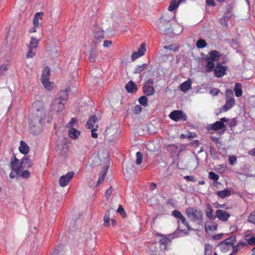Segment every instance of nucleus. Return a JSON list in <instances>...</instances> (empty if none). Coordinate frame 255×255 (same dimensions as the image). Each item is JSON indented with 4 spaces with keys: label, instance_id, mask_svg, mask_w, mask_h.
<instances>
[{
    "label": "nucleus",
    "instance_id": "obj_2",
    "mask_svg": "<svg viewBox=\"0 0 255 255\" xmlns=\"http://www.w3.org/2000/svg\"><path fill=\"white\" fill-rule=\"evenodd\" d=\"M68 92L67 90L59 92L58 97L54 99L50 106V109L56 113L62 111L65 109V104L67 102Z\"/></svg>",
    "mask_w": 255,
    "mask_h": 255
},
{
    "label": "nucleus",
    "instance_id": "obj_48",
    "mask_svg": "<svg viewBox=\"0 0 255 255\" xmlns=\"http://www.w3.org/2000/svg\"><path fill=\"white\" fill-rule=\"evenodd\" d=\"M183 178L188 182H196L197 181L196 178L193 176L186 175L183 177Z\"/></svg>",
    "mask_w": 255,
    "mask_h": 255
},
{
    "label": "nucleus",
    "instance_id": "obj_29",
    "mask_svg": "<svg viewBox=\"0 0 255 255\" xmlns=\"http://www.w3.org/2000/svg\"><path fill=\"white\" fill-rule=\"evenodd\" d=\"M220 53L218 51L214 50L209 53V56L207 57V58L214 61L218 60L220 58Z\"/></svg>",
    "mask_w": 255,
    "mask_h": 255
},
{
    "label": "nucleus",
    "instance_id": "obj_49",
    "mask_svg": "<svg viewBox=\"0 0 255 255\" xmlns=\"http://www.w3.org/2000/svg\"><path fill=\"white\" fill-rule=\"evenodd\" d=\"M220 92V90L217 88H212L210 90V94L213 96H216L218 95Z\"/></svg>",
    "mask_w": 255,
    "mask_h": 255
},
{
    "label": "nucleus",
    "instance_id": "obj_43",
    "mask_svg": "<svg viewBox=\"0 0 255 255\" xmlns=\"http://www.w3.org/2000/svg\"><path fill=\"white\" fill-rule=\"evenodd\" d=\"M142 161V155L140 152L138 151L136 153V161L137 165H140Z\"/></svg>",
    "mask_w": 255,
    "mask_h": 255
},
{
    "label": "nucleus",
    "instance_id": "obj_32",
    "mask_svg": "<svg viewBox=\"0 0 255 255\" xmlns=\"http://www.w3.org/2000/svg\"><path fill=\"white\" fill-rule=\"evenodd\" d=\"M245 240L248 244L251 246L255 245V237L252 234H248L245 236Z\"/></svg>",
    "mask_w": 255,
    "mask_h": 255
},
{
    "label": "nucleus",
    "instance_id": "obj_55",
    "mask_svg": "<svg viewBox=\"0 0 255 255\" xmlns=\"http://www.w3.org/2000/svg\"><path fill=\"white\" fill-rule=\"evenodd\" d=\"M98 126H96V128L92 129L91 130V136L93 138H97L98 137V134L96 132Z\"/></svg>",
    "mask_w": 255,
    "mask_h": 255
},
{
    "label": "nucleus",
    "instance_id": "obj_12",
    "mask_svg": "<svg viewBox=\"0 0 255 255\" xmlns=\"http://www.w3.org/2000/svg\"><path fill=\"white\" fill-rule=\"evenodd\" d=\"M216 217H217L220 220L226 222L230 217V214H229L227 212L223 210H217L216 211Z\"/></svg>",
    "mask_w": 255,
    "mask_h": 255
},
{
    "label": "nucleus",
    "instance_id": "obj_62",
    "mask_svg": "<svg viewBox=\"0 0 255 255\" xmlns=\"http://www.w3.org/2000/svg\"><path fill=\"white\" fill-rule=\"evenodd\" d=\"M211 140L213 142H215L216 143L220 142L219 138L215 136L211 137Z\"/></svg>",
    "mask_w": 255,
    "mask_h": 255
},
{
    "label": "nucleus",
    "instance_id": "obj_33",
    "mask_svg": "<svg viewBox=\"0 0 255 255\" xmlns=\"http://www.w3.org/2000/svg\"><path fill=\"white\" fill-rule=\"evenodd\" d=\"M110 210H108L105 213L104 217V225L105 227H108L110 226Z\"/></svg>",
    "mask_w": 255,
    "mask_h": 255
},
{
    "label": "nucleus",
    "instance_id": "obj_31",
    "mask_svg": "<svg viewBox=\"0 0 255 255\" xmlns=\"http://www.w3.org/2000/svg\"><path fill=\"white\" fill-rule=\"evenodd\" d=\"M180 2H181L179 0L178 1L177 0H171L168 8V10L170 11H174L178 7Z\"/></svg>",
    "mask_w": 255,
    "mask_h": 255
},
{
    "label": "nucleus",
    "instance_id": "obj_9",
    "mask_svg": "<svg viewBox=\"0 0 255 255\" xmlns=\"http://www.w3.org/2000/svg\"><path fill=\"white\" fill-rule=\"evenodd\" d=\"M235 105V100L233 97H226V103L220 108V112H226L232 108Z\"/></svg>",
    "mask_w": 255,
    "mask_h": 255
},
{
    "label": "nucleus",
    "instance_id": "obj_59",
    "mask_svg": "<svg viewBox=\"0 0 255 255\" xmlns=\"http://www.w3.org/2000/svg\"><path fill=\"white\" fill-rule=\"evenodd\" d=\"M112 187H111L110 188H109L108 189H107L106 190V193H105V195L107 198H109L110 197L111 194H112Z\"/></svg>",
    "mask_w": 255,
    "mask_h": 255
},
{
    "label": "nucleus",
    "instance_id": "obj_46",
    "mask_svg": "<svg viewBox=\"0 0 255 255\" xmlns=\"http://www.w3.org/2000/svg\"><path fill=\"white\" fill-rule=\"evenodd\" d=\"M118 212L121 214L123 218H125L127 216V214L124 208L121 205L119 206L118 209Z\"/></svg>",
    "mask_w": 255,
    "mask_h": 255
},
{
    "label": "nucleus",
    "instance_id": "obj_63",
    "mask_svg": "<svg viewBox=\"0 0 255 255\" xmlns=\"http://www.w3.org/2000/svg\"><path fill=\"white\" fill-rule=\"evenodd\" d=\"M233 91L231 89H228L226 90V97H229L228 95H233Z\"/></svg>",
    "mask_w": 255,
    "mask_h": 255
},
{
    "label": "nucleus",
    "instance_id": "obj_15",
    "mask_svg": "<svg viewBox=\"0 0 255 255\" xmlns=\"http://www.w3.org/2000/svg\"><path fill=\"white\" fill-rule=\"evenodd\" d=\"M32 161L29 158V156H24L21 160L20 166L22 169L29 168L33 165Z\"/></svg>",
    "mask_w": 255,
    "mask_h": 255
},
{
    "label": "nucleus",
    "instance_id": "obj_45",
    "mask_svg": "<svg viewBox=\"0 0 255 255\" xmlns=\"http://www.w3.org/2000/svg\"><path fill=\"white\" fill-rule=\"evenodd\" d=\"M145 51V44L144 43H142L140 45V47L138 48L137 52L139 54V55L141 56L144 55Z\"/></svg>",
    "mask_w": 255,
    "mask_h": 255
},
{
    "label": "nucleus",
    "instance_id": "obj_24",
    "mask_svg": "<svg viewBox=\"0 0 255 255\" xmlns=\"http://www.w3.org/2000/svg\"><path fill=\"white\" fill-rule=\"evenodd\" d=\"M14 160L11 162V169L19 171V170L22 169L20 166V163H19V160L15 157H14Z\"/></svg>",
    "mask_w": 255,
    "mask_h": 255
},
{
    "label": "nucleus",
    "instance_id": "obj_53",
    "mask_svg": "<svg viewBox=\"0 0 255 255\" xmlns=\"http://www.w3.org/2000/svg\"><path fill=\"white\" fill-rule=\"evenodd\" d=\"M142 110V108L140 105H135L134 109V113L135 114H139Z\"/></svg>",
    "mask_w": 255,
    "mask_h": 255
},
{
    "label": "nucleus",
    "instance_id": "obj_36",
    "mask_svg": "<svg viewBox=\"0 0 255 255\" xmlns=\"http://www.w3.org/2000/svg\"><path fill=\"white\" fill-rule=\"evenodd\" d=\"M213 211L211 206H210V205L208 204L207 206V208L206 210V214L207 217L208 218H209L210 219H213Z\"/></svg>",
    "mask_w": 255,
    "mask_h": 255
},
{
    "label": "nucleus",
    "instance_id": "obj_37",
    "mask_svg": "<svg viewBox=\"0 0 255 255\" xmlns=\"http://www.w3.org/2000/svg\"><path fill=\"white\" fill-rule=\"evenodd\" d=\"M36 50L28 48V50L26 54V58H33L36 54Z\"/></svg>",
    "mask_w": 255,
    "mask_h": 255
},
{
    "label": "nucleus",
    "instance_id": "obj_7",
    "mask_svg": "<svg viewBox=\"0 0 255 255\" xmlns=\"http://www.w3.org/2000/svg\"><path fill=\"white\" fill-rule=\"evenodd\" d=\"M172 215L175 218L179 219L182 224L186 228L188 231H191L192 230V228L189 226V223L187 222L185 217L181 214V213L177 210H174L172 212Z\"/></svg>",
    "mask_w": 255,
    "mask_h": 255
},
{
    "label": "nucleus",
    "instance_id": "obj_41",
    "mask_svg": "<svg viewBox=\"0 0 255 255\" xmlns=\"http://www.w3.org/2000/svg\"><path fill=\"white\" fill-rule=\"evenodd\" d=\"M217 229V224L215 223L212 222L210 225L206 226V230L210 231H215Z\"/></svg>",
    "mask_w": 255,
    "mask_h": 255
},
{
    "label": "nucleus",
    "instance_id": "obj_28",
    "mask_svg": "<svg viewBox=\"0 0 255 255\" xmlns=\"http://www.w3.org/2000/svg\"><path fill=\"white\" fill-rule=\"evenodd\" d=\"M209 178L215 181L214 183H213V185L214 186L216 187L217 184H220V182H217V180L219 178V176L218 174H216L214 172L211 171L209 172Z\"/></svg>",
    "mask_w": 255,
    "mask_h": 255
},
{
    "label": "nucleus",
    "instance_id": "obj_50",
    "mask_svg": "<svg viewBox=\"0 0 255 255\" xmlns=\"http://www.w3.org/2000/svg\"><path fill=\"white\" fill-rule=\"evenodd\" d=\"M97 57V54L96 52L92 51L89 55V60L91 62H93L95 61L96 58Z\"/></svg>",
    "mask_w": 255,
    "mask_h": 255
},
{
    "label": "nucleus",
    "instance_id": "obj_1",
    "mask_svg": "<svg viewBox=\"0 0 255 255\" xmlns=\"http://www.w3.org/2000/svg\"><path fill=\"white\" fill-rule=\"evenodd\" d=\"M46 119V113L43 109H37L29 117V132L33 135L39 134L43 129V125Z\"/></svg>",
    "mask_w": 255,
    "mask_h": 255
},
{
    "label": "nucleus",
    "instance_id": "obj_57",
    "mask_svg": "<svg viewBox=\"0 0 255 255\" xmlns=\"http://www.w3.org/2000/svg\"><path fill=\"white\" fill-rule=\"evenodd\" d=\"M137 52H133L131 55V60L132 61H134L136 59L141 56Z\"/></svg>",
    "mask_w": 255,
    "mask_h": 255
},
{
    "label": "nucleus",
    "instance_id": "obj_21",
    "mask_svg": "<svg viewBox=\"0 0 255 255\" xmlns=\"http://www.w3.org/2000/svg\"><path fill=\"white\" fill-rule=\"evenodd\" d=\"M80 134V132L75 128H69L68 130L69 136L72 139H77Z\"/></svg>",
    "mask_w": 255,
    "mask_h": 255
},
{
    "label": "nucleus",
    "instance_id": "obj_5",
    "mask_svg": "<svg viewBox=\"0 0 255 255\" xmlns=\"http://www.w3.org/2000/svg\"><path fill=\"white\" fill-rule=\"evenodd\" d=\"M228 121L229 119L226 117L221 118L219 121L216 122L215 123L210 125L207 129L209 130L210 129L216 131L219 129H223L225 130L226 129V126L224 124V123L227 122Z\"/></svg>",
    "mask_w": 255,
    "mask_h": 255
},
{
    "label": "nucleus",
    "instance_id": "obj_4",
    "mask_svg": "<svg viewBox=\"0 0 255 255\" xmlns=\"http://www.w3.org/2000/svg\"><path fill=\"white\" fill-rule=\"evenodd\" d=\"M185 213L187 217L193 222L199 223L203 220V214L200 210L188 207L186 209Z\"/></svg>",
    "mask_w": 255,
    "mask_h": 255
},
{
    "label": "nucleus",
    "instance_id": "obj_51",
    "mask_svg": "<svg viewBox=\"0 0 255 255\" xmlns=\"http://www.w3.org/2000/svg\"><path fill=\"white\" fill-rule=\"evenodd\" d=\"M237 161L236 156L235 155L230 156L229 158V162L231 165H234Z\"/></svg>",
    "mask_w": 255,
    "mask_h": 255
},
{
    "label": "nucleus",
    "instance_id": "obj_14",
    "mask_svg": "<svg viewBox=\"0 0 255 255\" xmlns=\"http://www.w3.org/2000/svg\"><path fill=\"white\" fill-rule=\"evenodd\" d=\"M142 91L144 94L146 96L153 95L155 93V90L153 86L143 84Z\"/></svg>",
    "mask_w": 255,
    "mask_h": 255
},
{
    "label": "nucleus",
    "instance_id": "obj_3",
    "mask_svg": "<svg viewBox=\"0 0 255 255\" xmlns=\"http://www.w3.org/2000/svg\"><path fill=\"white\" fill-rule=\"evenodd\" d=\"M173 18L172 14L166 12L156 21L157 27L161 33L165 34L169 33L171 28L170 21Z\"/></svg>",
    "mask_w": 255,
    "mask_h": 255
},
{
    "label": "nucleus",
    "instance_id": "obj_35",
    "mask_svg": "<svg viewBox=\"0 0 255 255\" xmlns=\"http://www.w3.org/2000/svg\"><path fill=\"white\" fill-rule=\"evenodd\" d=\"M196 45L198 48H203L207 46L206 41L202 39H199L196 42Z\"/></svg>",
    "mask_w": 255,
    "mask_h": 255
},
{
    "label": "nucleus",
    "instance_id": "obj_17",
    "mask_svg": "<svg viewBox=\"0 0 255 255\" xmlns=\"http://www.w3.org/2000/svg\"><path fill=\"white\" fill-rule=\"evenodd\" d=\"M97 121V118L96 116H91L86 124V128L88 129L94 128V125Z\"/></svg>",
    "mask_w": 255,
    "mask_h": 255
},
{
    "label": "nucleus",
    "instance_id": "obj_22",
    "mask_svg": "<svg viewBox=\"0 0 255 255\" xmlns=\"http://www.w3.org/2000/svg\"><path fill=\"white\" fill-rule=\"evenodd\" d=\"M191 88V82L190 80H187L182 83L180 85V90L184 92H186Z\"/></svg>",
    "mask_w": 255,
    "mask_h": 255
},
{
    "label": "nucleus",
    "instance_id": "obj_54",
    "mask_svg": "<svg viewBox=\"0 0 255 255\" xmlns=\"http://www.w3.org/2000/svg\"><path fill=\"white\" fill-rule=\"evenodd\" d=\"M18 172L19 171L18 170H15L12 169L11 171L9 174V177L11 179L14 178L17 175Z\"/></svg>",
    "mask_w": 255,
    "mask_h": 255
},
{
    "label": "nucleus",
    "instance_id": "obj_25",
    "mask_svg": "<svg viewBox=\"0 0 255 255\" xmlns=\"http://www.w3.org/2000/svg\"><path fill=\"white\" fill-rule=\"evenodd\" d=\"M125 88L128 92L132 93L136 90V85L133 82L130 81L126 84Z\"/></svg>",
    "mask_w": 255,
    "mask_h": 255
},
{
    "label": "nucleus",
    "instance_id": "obj_27",
    "mask_svg": "<svg viewBox=\"0 0 255 255\" xmlns=\"http://www.w3.org/2000/svg\"><path fill=\"white\" fill-rule=\"evenodd\" d=\"M234 91L235 95L237 97H240L242 95L243 91L242 88V85L240 83H236L234 87Z\"/></svg>",
    "mask_w": 255,
    "mask_h": 255
},
{
    "label": "nucleus",
    "instance_id": "obj_30",
    "mask_svg": "<svg viewBox=\"0 0 255 255\" xmlns=\"http://www.w3.org/2000/svg\"><path fill=\"white\" fill-rule=\"evenodd\" d=\"M39 41V39L36 38H34L33 37H31L28 47L36 50V48L38 47Z\"/></svg>",
    "mask_w": 255,
    "mask_h": 255
},
{
    "label": "nucleus",
    "instance_id": "obj_13",
    "mask_svg": "<svg viewBox=\"0 0 255 255\" xmlns=\"http://www.w3.org/2000/svg\"><path fill=\"white\" fill-rule=\"evenodd\" d=\"M232 14L229 11L220 19V23L223 27H227L228 26V21L231 17Z\"/></svg>",
    "mask_w": 255,
    "mask_h": 255
},
{
    "label": "nucleus",
    "instance_id": "obj_56",
    "mask_svg": "<svg viewBox=\"0 0 255 255\" xmlns=\"http://www.w3.org/2000/svg\"><path fill=\"white\" fill-rule=\"evenodd\" d=\"M105 174L106 173H104L99 176L98 180L97 181L98 185L100 184L101 183V182H102L104 180L105 178Z\"/></svg>",
    "mask_w": 255,
    "mask_h": 255
},
{
    "label": "nucleus",
    "instance_id": "obj_42",
    "mask_svg": "<svg viewBox=\"0 0 255 255\" xmlns=\"http://www.w3.org/2000/svg\"><path fill=\"white\" fill-rule=\"evenodd\" d=\"M247 221L249 223H251L255 225V211L251 212L248 216Z\"/></svg>",
    "mask_w": 255,
    "mask_h": 255
},
{
    "label": "nucleus",
    "instance_id": "obj_47",
    "mask_svg": "<svg viewBox=\"0 0 255 255\" xmlns=\"http://www.w3.org/2000/svg\"><path fill=\"white\" fill-rule=\"evenodd\" d=\"M126 170L128 173H131L134 172L135 167L132 164H128L126 167Z\"/></svg>",
    "mask_w": 255,
    "mask_h": 255
},
{
    "label": "nucleus",
    "instance_id": "obj_44",
    "mask_svg": "<svg viewBox=\"0 0 255 255\" xmlns=\"http://www.w3.org/2000/svg\"><path fill=\"white\" fill-rule=\"evenodd\" d=\"M164 48L168 49L173 51H176L178 50V47L175 44H170L167 46H164Z\"/></svg>",
    "mask_w": 255,
    "mask_h": 255
},
{
    "label": "nucleus",
    "instance_id": "obj_60",
    "mask_svg": "<svg viewBox=\"0 0 255 255\" xmlns=\"http://www.w3.org/2000/svg\"><path fill=\"white\" fill-rule=\"evenodd\" d=\"M112 44V41L110 40H105L104 41L103 46L104 47H108L109 45Z\"/></svg>",
    "mask_w": 255,
    "mask_h": 255
},
{
    "label": "nucleus",
    "instance_id": "obj_10",
    "mask_svg": "<svg viewBox=\"0 0 255 255\" xmlns=\"http://www.w3.org/2000/svg\"><path fill=\"white\" fill-rule=\"evenodd\" d=\"M227 67L222 65L221 64H217L214 69L215 76L217 78L222 77L226 74Z\"/></svg>",
    "mask_w": 255,
    "mask_h": 255
},
{
    "label": "nucleus",
    "instance_id": "obj_16",
    "mask_svg": "<svg viewBox=\"0 0 255 255\" xmlns=\"http://www.w3.org/2000/svg\"><path fill=\"white\" fill-rule=\"evenodd\" d=\"M43 15L44 13L42 12H38L35 14L33 19V24L34 27H39L40 26L39 20L42 19Z\"/></svg>",
    "mask_w": 255,
    "mask_h": 255
},
{
    "label": "nucleus",
    "instance_id": "obj_39",
    "mask_svg": "<svg viewBox=\"0 0 255 255\" xmlns=\"http://www.w3.org/2000/svg\"><path fill=\"white\" fill-rule=\"evenodd\" d=\"M139 103L144 107H146L148 105V100L146 96H142L138 99Z\"/></svg>",
    "mask_w": 255,
    "mask_h": 255
},
{
    "label": "nucleus",
    "instance_id": "obj_8",
    "mask_svg": "<svg viewBox=\"0 0 255 255\" xmlns=\"http://www.w3.org/2000/svg\"><path fill=\"white\" fill-rule=\"evenodd\" d=\"M74 175L72 171L68 172L66 174L62 175L60 177L59 183L61 187H65L69 183Z\"/></svg>",
    "mask_w": 255,
    "mask_h": 255
},
{
    "label": "nucleus",
    "instance_id": "obj_26",
    "mask_svg": "<svg viewBox=\"0 0 255 255\" xmlns=\"http://www.w3.org/2000/svg\"><path fill=\"white\" fill-rule=\"evenodd\" d=\"M207 64L205 66V71L206 72H210L212 71L215 67V64L213 61L206 58Z\"/></svg>",
    "mask_w": 255,
    "mask_h": 255
},
{
    "label": "nucleus",
    "instance_id": "obj_61",
    "mask_svg": "<svg viewBox=\"0 0 255 255\" xmlns=\"http://www.w3.org/2000/svg\"><path fill=\"white\" fill-rule=\"evenodd\" d=\"M154 84L153 80L152 79H148L146 82L144 83V84H147V85H152L153 86Z\"/></svg>",
    "mask_w": 255,
    "mask_h": 255
},
{
    "label": "nucleus",
    "instance_id": "obj_20",
    "mask_svg": "<svg viewBox=\"0 0 255 255\" xmlns=\"http://www.w3.org/2000/svg\"><path fill=\"white\" fill-rule=\"evenodd\" d=\"M50 70L48 67H46L42 72V75H41V82H46L47 80H49L50 77Z\"/></svg>",
    "mask_w": 255,
    "mask_h": 255
},
{
    "label": "nucleus",
    "instance_id": "obj_34",
    "mask_svg": "<svg viewBox=\"0 0 255 255\" xmlns=\"http://www.w3.org/2000/svg\"><path fill=\"white\" fill-rule=\"evenodd\" d=\"M78 121L76 118H73L70 120V122L67 124L66 127L68 128H74V127L77 126Z\"/></svg>",
    "mask_w": 255,
    "mask_h": 255
},
{
    "label": "nucleus",
    "instance_id": "obj_64",
    "mask_svg": "<svg viewBox=\"0 0 255 255\" xmlns=\"http://www.w3.org/2000/svg\"><path fill=\"white\" fill-rule=\"evenodd\" d=\"M248 154L250 155L255 156V148L249 150Z\"/></svg>",
    "mask_w": 255,
    "mask_h": 255
},
{
    "label": "nucleus",
    "instance_id": "obj_11",
    "mask_svg": "<svg viewBox=\"0 0 255 255\" xmlns=\"http://www.w3.org/2000/svg\"><path fill=\"white\" fill-rule=\"evenodd\" d=\"M106 133L109 136V140L112 141L118 137L119 131L117 128L111 127L107 129Z\"/></svg>",
    "mask_w": 255,
    "mask_h": 255
},
{
    "label": "nucleus",
    "instance_id": "obj_23",
    "mask_svg": "<svg viewBox=\"0 0 255 255\" xmlns=\"http://www.w3.org/2000/svg\"><path fill=\"white\" fill-rule=\"evenodd\" d=\"M231 191L228 189H226L221 191H218L217 192V195L222 199H224L225 197H229L231 195Z\"/></svg>",
    "mask_w": 255,
    "mask_h": 255
},
{
    "label": "nucleus",
    "instance_id": "obj_38",
    "mask_svg": "<svg viewBox=\"0 0 255 255\" xmlns=\"http://www.w3.org/2000/svg\"><path fill=\"white\" fill-rule=\"evenodd\" d=\"M147 64L146 63L143 64L142 65L137 66L134 69L133 71L134 74H137L140 73L144 69L146 68Z\"/></svg>",
    "mask_w": 255,
    "mask_h": 255
},
{
    "label": "nucleus",
    "instance_id": "obj_18",
    "mask_svg": "<svg viewBox=\"0 0 255 255\" xmlns=\"http://www.w3.org/2000/svg\"><path fill=\"white\" fill-rule=\"evenodd\" d=\"M18 148L20 152L24 154L28 153L29 151V147L27 144L23 140L20 141Z\"/></svg>",
    "mask_w": 255,
    "mask_h": 255
},
{
    "label": "nucleus",
    "instance_id": "obj_40",
    "mask_svg": "<svg viewBox=\"0 0 255 255\" xmlns=\"http://www.w3.org/2000/svg\"><path fill=\"white\" fill-rule=\"evenodd\" d=\"M41 83L43 84V85L44 87V88L46 89H47V90L50 91L53 88V84L49 81V80H47V81H46V82L44 81V82H41Z\"/></svg>",
    "mask_w": 255,
    "mask_h": 255
},
{
    "label": "nucleus",
    "instance_id": "obj_6",
    "mask_svg": "<svg viewBox=\"0 0 255 255\" xmlns=\"http://www.w3.org/2000/svg\"><path fill=\"white\" fill-rule=\"evenodd\" d=\"M169 117L172 120L178 122L180 120L186 121L187 120V115L181 110H174L169 115Z\"/></svg>",
    "mask_w": 255,
    "mask_h": 255
},
{
    "label": "nucleus",
    "instance_id": "obj_19",
    "mask_svg": "<svg viewBox=\"0 0 255 255\" xmlns=\"http://www.w3.org/2000/svg\"><path fill=\"white\" fill-rule=\"evenodd\" d=\"M94 38L95 43L101 41L104 38V31L99 28L94 32Z\"/></svg>",
    "mask_w": 255,
    "mask_h": 255
},
{
    "label": "nucleus",
    "instance_id": "obj_58",
    "mask_svg": "<svg viewBox=\"0 0 255 255\" xmlns=\"http://www.w3.org/2000/svg\"><path fill=\"white\" fill-rule=\"evenodd\" d=\"M21 176L24 178H27L30 176V173L28 170H24L22 172Z\"/></svg>",
    "mask_w": 255,
    "mask_h": 255
},
{
    "label": "nucleus",
    "instance_id": "obj_52",
    "mask_svg": "<svg viewBox=\"0 0 255 255\" xmlns=\"http://www.w3.org/2000/svg\"><path fill=\"white\" fill-rule=\"evenodd\" d=\"M8 70L7 64H2L0 66V74H2L4 72Z\"/></svg>",
    "mask_w": 255,
    "mask_h": 255
}]
</instances>
